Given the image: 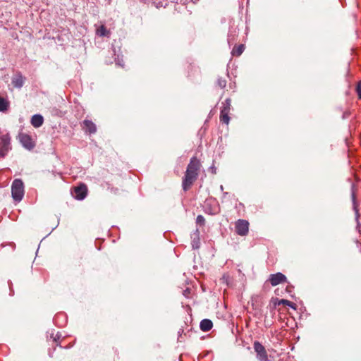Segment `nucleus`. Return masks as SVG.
Here are the masks:
<instances>
[{"mask_svg":"<svg viewBox=\"0 0 361 361\" xmlns=\"http://www.w3.org/2000/svg\"><path fill=\"white\" fill-rule=\"evenodd\" d=\"M35 146V139L31 137L30 135H24V147L31 150Z\"/></svg>","mask_w":361,"mask_h":361,"instance_id":"9b49d317","label":"nucleus"},{"mask_svg":"<svg viewBox=\"0 0 361 361\" xmlns=\"http://www.w3.org/2000/svg\"><path fill=\"white\" fill-rule=\"evenodd\" d=\"M44 118L40 114H35L31 118V124L35 128H39L42 126Z\"/></svg>","mask_w":361,"mask_h":361,"instance_id":"4468645a","label":"nucleus"},{"mask_svg":"<svg viewBox=\"0 0 361 361\" xmlns=\"http://www.w3.org/2000/svg\"><path fill=\"white\" fill-rule=\"evenodd\" d=\"M192 247L194 248H197L198 247V245H195V243L192 244Z\"/></svg>","mask_w":361,"mask_h":361,"instance_id":"cd10ccee","label":"nucleus"},{"mask_svg":"<svg viewBox=\"0 0 361 361\" xmlns=\"http://www.w3.org/2000/svg\"><path fill=\"white\" fill-rule=\"evenodd\" d=\"M200 167V160L196 157H192L183 178L182 186L185 191L188 190L197 180Z\"/></svg>","mask_w":361,"mask_h":361,"instance_id":"f257e3e1","label":"nucleus"},{"mask_svg":"<svg viewBox=\"0 0 361 361\" xmlns=\"http://www.w3.org/2000/svg\"><path fill=\"white\" fill-rule=\"evenodd\" d=\"M249 222L247 220L238 219L235 224V232L240 236H245L249 231Z\"/></svg>","mask_w":361,"mask_h":361,"instance_id":"39448f33","label":"nucleus"},{"mask_svg":"<svg viewBox=\"0 0 361 361\" xmlns=\"http://www.w3.org/2000/svg\"><path fill=\"white\" fill-rule=\"evenodd\" d=\"M355 92L357 94L358 99H361V80L357 83Z\"/></svg>","mask_w":361,"mask_h":361,"instance_id":"4be33fe9","label":"nucleus"},{"mask_svg":"<svg viewBox=\"0 0 361 361\" xmlns=\"http://www.w3.org/2000/svg\"><path fill=\"white\" fill-rule=\"evenodd\" d=\"M12 83L15 87H21L23 85V78L20 75L14 77L12 80Z\"/></svg>","mask_w":361,"mask_h":361,"instance_id":"aec40b11","label":"nucleus"},{"mask_svg":"<svg viewBox=\"0 0 361 361\" xmlns=\"http://www.w3.org/2000/svg\"><path fill=\"white\" fill-rule=\"evenodd\" d=\"M183 331L184 330L183 329H180L178 334L180 335L182 333H183Z\"/></svg>","mask_w":361,"mask_h":361,"instance_id":"bb28decb","label":"nucleus"},{"mask_svg":"<svg viewBox=\"0 0 361 361\" xmlns=\"http://www.w3.org/2000/svg\"><path fill=\"white\" fill-rule=\"evenodd\" d=\"M10 102L5 97L0 95V112H6L8 111Z\"/></svg>","mask_w":361,"mask_h":361,"instance_id":"2eb2a0df","label":"nucleus"},{"mask_svg":"<svg viewBox=\"0 0 361 361\" xmlns=\"http://www.w3.org/2000/svg\"><path fill=\"white\" fill-rule=\"evenodd\" d=\"M231 109V99H226L224 102H222V106L221 107L220 111L230 113Z\"/></svg>","mask_w":361,"mask_h":361,"instance_id":"a211bd4d","label":"nucleus"},{"mask_svg":"<svg viewBox=\"0 0 361 361\" xmlns=\"http://www.w3.org/2000/svg\"><path fill=\"white\" fill-rule=\"evenodd\" d=\"M226 83H227V80H226V78L219 77V78H218V79L216 82V85L217 87H219L220 89H224L226 87Z\"/></svg>","mask_w":361,"mask_h":361,"instance_id":"6ab92c4d","label":"nucleus"},{"mask_svg":"<svg viewBox=\"0 0 361 361\" xmlns=\"http://www.w3.org/2000/svg\"><path fill=\"white\" fill-rule=\"evenodd\" d=\"M60 339V336L56 334V337L54 338V342L55 343L56 345H59L62 348H71L73 346V344H70L68 345H63V340H61V341H58Z\"/></svg>","mask_w":361,"mask_h":361,"instance_id":"412c9836","label":"nucleus"},{"mask_svg":"<svg viewBox=\"0 0 361 361\" xmlns=\"http://www.w3.org/2000/svg\"><path fill=\"white\" fill-rule=\"evenodd\" d=\"M96 35L99 37H109L111 35V32L109 30L106 28L104 25H101L96 29Z\"/></svg>","mask_w":361,"mask_h":361,"instance_id":"ddd939ff","label":"nucleus"},{"mask_svg":"<svg viewBox=\"0 0 361 361\" xmlns=\"http://www.w3.org/2000/svg\"><path fill=\"white\" fill-rule=\"evenodd\" d=\"M18 138L19 140V141L23 143V135L21 133H19L18 135Z\"/></svg>","mask_w":361,"mask_h":361,"instance_id":"393cba45","label":"nucleus"},{"mask_svg":"<svg viewBox=\"0 0 361 361\" xmlns=\"http://www.w3.org/2000/svg\"><path fill=\"white\" fill-rule=\"evenodd\" d=\"M82 128L86 133L94 134L97 132L96 125L90 120L85 119L82 123Z\"/></svg>","mask_w":361,"mask_h":361,"instance_id":"6e6552de","label":"nucleus"},{"mask_svg":"<svg viewBox=\"0 0 361 361\" xmlns=\"http://www.w3.org/2000/svg\"><path fill=\"white\" fill-rule=\"evenodd\" d=\"M87 191V185L85 183H80L78 185L73 188L71 194L76 200H82L86 197Z\"/></svg>","mask_w":361,"mask_h":361,"instance_id":"20e7f679","label":"nucleus"},{"mask_svg":"<svg viewBox=\"0 0 361 361\" xmlns=\"http://www.w3.org/2000/svg\"><path fill=\"white\" fill-rule=\"evenodd\" d=\"M245 50V46L243 44L235 45L232 49L231 54L234 56H239Z\"/></svg>","mask_w":361,"mask_h":361,"instance_id":"dca6fc26","label":"nucleus"},{"mask_svg":"<svg viewBox=\"0 0 361 361\" xmlns=\"http://www.w3.org/2000/svg\"><path fill=\"white\" fill-rule=\"evenodd\" d=\"M54 323L59 326H63L67 322L66 317L63 313H58L54 318Z\"/></svg>","mask_w":361,"mask_h":361,"instance_id":"9d476101","label":"nucleus"},{"mask_svg":"<svg viewBox=\"0 0 361 361\" xmlns=\"http://www.w3.org/2000/svg\"><path fill=\"white\" fill-rule=\"evenodd\" d=\"M196 222L200 226H204L205 223L204 216L202 215H198L196 219Z\"/></svg>","mask_w":361,"mask_h":361,"instance_id":"5701e85b","label":"nucleus"},{"mask_svg":"<svg viewBox=\"0 0 361 361\" xmlns=\"http://www.w3.org/2000/svg\"><path fill=\"white\" fill-rule=\"evenodd\" d=\"M214 202L215 201L214 200H207V202Z\"/></svg>","mask_w":361,"mask_h":361,"instance_id":"c85d7f7f","label":"nucleus"},{"mask_svg":"<svg viewBox=\"0 0 361 361\" xmlns=\"http://www.w3.org/2000/svg\"><path fill=\"white\" fill-rule=\"evenodd\" d=\"M229 114L230 113H228V112L220 111V116H219L220 122L222 123H224L226 125H228L229 121H230Z\"/></svg>","mask_w":361,"mask_h":361,"instance_id":"f3484780","label":"nucleus"},{"mask_svg":"<svg viewBox=\"0 0 361 361\" xmlns=\"http://www.w3.org/2000/svg\"><path fill=\"white\" fill-rule=\"evenodd\" d=\"M286 276L282 273L278 272L276 274H271L269 278V281L272 286H276L280 283L286 282Z\"/></svg>","mask_w":361,"mask_h":361,"instance_id":"0eeeda50","label":"nucleus"},{"mask_svg":"<svg viewBox=\"0 0 361 361\" xmlns=\"http://www.w3.org/2000/svg\"><path fill=\"white\" fill-rule=\"evenodd\" d=\"M213 327V323L210 319H204L200 324V329L204 332L210 331Z\"/></svg>","mask_w":361,"mask_h":361,"instance_id":"f8f14e48","label":"nucleus"},{"mask_svg":"<svg viewBox=\"0 0 361 361\" xmlns=\"http://www.w3.org/2000/svg\"><path fill=\"white\" fill-rule=\"evenodd\" d=\"M253 348L258 361H270L265 347L259 341L253 343Z\"/></svg>","mask_w":361,"mask_h":361,"instance_id":"7ed1b4c3","label":"nucleus"},{"mask_svg":"<svg viewBox=\"0 0 361 361\" xmlns=\"http://www.w3.org/2000/svg\"><path fill=\"white\" fill-rule=\"evenodd\" d=\"M217 212H218V207H216L214 209L213 212H211V214H215V213H216Z\"/></svg>","mask_w":361,"mask_h":361,"instance_id":"a878e982","label":"nucleus"},{"mask_svg":"<svg viewBox=\"0 0 361 361\" xmlns=\"http://www.w3.org/2000/svg\"><path fill=\"white\" fill-rule=\"evenodd\" d=\"M11 195L13 201L19 203L23 199V181L20 179L13 180L11 185Z\"/></svg>","mask_w":361,"mask_h":361,"instance_id":"f03ea898","label":"nucleus"},{"mask_svg":"<svg viewBox=\"0 0 361 361\" xmlns=\"http://www.w3.org/2000/svg\"><path fill=\"white\" fill-rule=\"evenodd\" d=\"M286 291L289 295H290L292 296V295H293V291H294V286H292L291 284L288 283V284L286 286Z\"/></svg>","mask_w":361,"mask_h":361,"instance_id":"b1692460","label":"nucleus"},{"mask_svg":"<svg viewBox=\"0 0 361 361\" xmlns=\"http://www.w3.org/2000/svg\"><path fill=\"white\" fill-rule=\"evenodd\" d=\"M273 303H274V307H280L281 305H283V306H288L293 310H296V308H297L296 304H295L294 302H290L288 300H285V299L279 300L278 298H276L273 300ZM280 310H281V308L279 307V311H280Z\"/></svg>","mask_w":361,"mask_h":361,"instance_id":"1a4fd4ad","label":"nucleus"},{"mask_svg":"<svg viewBox=\"0 0 361 361\" xmlns=\"http://www.w3.org/2000/svg\"><path fill=\"white\" fill-rule=\"evenodd\" d=\"M10 137L8 134L0 133V157H4L9 149Z\"/></svg>","mask_w":361,"mask_h":361,"instance_id":"423d86ee","label":"nucleus"}]
</instances>
